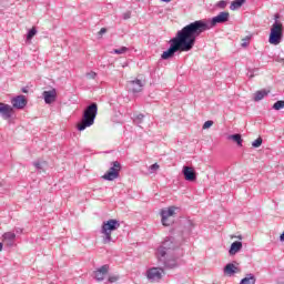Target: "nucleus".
I'll return each instance as SVG.
<instances>
[{
  "label": "nucleus",
  "mask_w": 284,
  "mask_h": 284,
  "mask_svg": "<svg viewBox=\"0 0 284 284\" xmlns=\"http://www.w3.org/2000/svg\"><path fill=\"white\" fill-rule=\"evenodd\" d=\"M205 30H207V24L204 22H191L186 24L169 41L170 48L163 51L161 59L168 61V59H172L176 52H190L196 43V38L201 37Z\"/></svg>",
  "instance_id": "nucleus-1"
},
{
  "label": "nucleus",
  "mask_w": 284,
  "mask_h": 284,
  "mask_svg": "<svg viewBox=\"0 0 284 284\" xmlns=\"http://www.w3.org/2000/svg\"><path fill=\"white\" fill-rule=\"evenodd\" d=\"M181 244L174 239L165 237L160 247L156 251L158 263L165 270H176L179 267V258L183 255Z\"/></svg>",
  "instance_id": "nucleus-2"
},
{
  "label": "nucleus",
  "mask_w": 284,
  "mask_h": 284,
  "mask_svg": "<svg viewBox=\"0 0 284 284\" xmlns=\"http://www.w3.org/2000/svg\"><path fill=\"white\" fill-rule=\"evenodd\" d=\"M97 114H99V105L93 102L89 104L82 113V119L80 123H78L79 132H83V130H85L87 128H91V125H94Z\"/></svg>",
  "instance_id": "nucleus-3"
},
{
  "label": "nucleus",
  "mask_w": 284,
  "mask_h": 284,
  "mask_svg": "<svg viewBox=\"0 0 284 284\" xmlns=\"http://www.w3.org/2000/svg\"><path fill=\"white\" fill-rule=\"evenodd\" d=\"M121 227V222L119 220H108L102 223L100 233L103 234L102 236V243L104 245H108L112 243V233Z\"/></svg>",
  "instance_id": "nucleus-4"
},
{
  "label": "nucleus",
  "mask_w": 284,
  "mask_h": 284,
  "mask_svg": "<svg viewBox=\"0 0 284 284\" xmlns=\"http://www.w3.org/2000/svg\"><path fill=\"white\" fill-rule=\"evenodd\" d=\"M283 23L275 22L271 27V32L268 36V43L271 45H278L283 41Z\"/></svg>",
  "instance_id": "nucleus-5"
},
{
  "label": "nucleus",
  "mask_w": 284,
  "mask_h": 284,
  "mask_svg": "<svg viewBox=\"0 0 284 284\" xmlns=\"http://www.w3.org/2000/svg\"><path fill=\"white\" fill-rule=\"evenodd\" d=\"M227 21H230V12L222 11L217 16L213 17L210 23H207L205 20H196V21H194V23H196V22L205 23L207 27L203 31V32H205L206 30H211V28H214L217 23H227Z\"/></svg>",
  "instance_id": "nucleus-6"
},
{
  "label": "nucleus",
  "mask_w": 284,
  "mask_h": 284,
  "mask_svg": "<svg viewBox=\"0 0 284 284\" xmlns=\"http://www.w3.org/2000/svg\"><path fill=\"white\" fill-rule=\"evenodd\" d=\"M176 212V207L175 206H170L168 209H162L160 214H161V222L162 225H164V227H170V225H172V223H174L172 220H170V216H174Z\"/></svg>",
  "instance_id": "nucleus-7"
},
{
  "label": "nucleus",
  "mask_w": 284,
  "mask_h": 284,
  "mask_svg": "<svg viewBox=\"0 0 284 284\" xmlns=\"http://www.w3.org/2000/svg\"><path fill=\"white\" fill-rule=\"evenodd\" d=\"M163 274H165V268L163 267H152L146 271V277L152 283H159L161 278H163Z\"/></svg>",
  "instance_id": "nucleus-8"
},
{
  "label": "nucleus",
  "mask_w": 284,
  "mask_h": 284,
  "mask_svg": "<svg viewBox=\"0 0 284 284\" xmlns=\"http://www.w3.org/2000/svg\"><path fill=\"white\" fill-rule=\"evenodd\" d=\"M111 168L109 171L103 175L105 181H114V179H119V172H121V162L114 161L111 163Z\"/></svg>",
  "instance_id": "nucleus-9"
},
{
  "label": "nucleus",
  "mask_w": 284,
  "mask_h": 284,
  "mask_svg": "<svg viewBox=\"0 0 284 284\" xmlns=\"http://www.w3.org/2000/svg\"><path fill=\"white\" fill-rule=\"evenodd\" d=\"M126 88L129 92H132L133 94H139V92L143 91V82L139 79L132 80L126 83Z\"/></svg>",
  "instance_id": "nucleus-10"
},
{
  "label": "nucleus",
  "mask_w": 284,
  "mask_h": 284,
  "mask_svg": "<svg viewBox=\"0 0 284 284\" xmlns=\"http://www.w3.org/2000/svg\"><path fill=\"white\" fill-rule=\"evenodd\" d=\"M108 272H110V265L104 264L101 267H99L93 273L95 281H98V283H102V281H105V276H108Z\"/></svg>",
  "instance_id": "nucleus-11"
},
{
  "label": "nucleus",
  "mask_w": 284,
  "mask_h": 284,
  "mask_svg": "<svg viewBox=\"0 0 284 284\" xmlns=\"http://www.w3.org/2000/svg\"><path fill=\"white\" fill-rule=\"evenodd\" d=\"M13 112H14V109L12 106H10V104L0 102V116H2V119H4V121L12 119Z\"/></svg>",
  "instance_id": "nucleus-12"
},
{
  "label": "nucleus",
  "mask_w": 284,
  "mask_h": 284,
  "mask_svg": "<svg viewBox=\"0 0 284 284\" xmlns=\"http://www.w3.org/2000/svg\"><path fill=\"white\" fill-rule=\"evenodd\" d=\"M182 174L185 181H189L190 183H194V181H196V171L192 166L184 165Z\"/></svg>",
  "instance_id": "nucleus-13"
},
{
  "label": "nucleus",
  "mask_w": 284,
  "mask_h": 284,
  "mask_svg": "<svg viewBox=\"0 0 284 284\" xmlns=\"http://www.w3.org/2000/svg\"><path fill=\"white\" fill-rule=\"evenodd\" d=\"M11 103L16 110H23L28 105V99H26V95H18L11 99Z\"/></svg>",
  "instance_id": "nucleus-14"
},
{
  "label": "nucleus",
  "mask_w": 284,
  "mask_h": 284,
  "mask_svg": "<svg viewBox=\"0 0 284 284\" xmlns=\"http://www.w3.org/2000/svg\"><path fill=\"white\" fill-rule=\"evenodd\" d=\"M42 97L48 105H50V103H54V101H57V89L43 91Z\"/></svg>",
  "instance_id": "nucleus-15"
},
{
  "label": "nucleus",
  "mask_w": 284,
  "mask_h": 284,
  "mask_svg": "<svg viewBox=\"0 0 284 284\" xmlns=\"http://www.w3.org/2000/svg\"><path fill=\"white\" fill-rule=\"evenodd\" d=\"M241 250H243V242L235 241L231 244L229 253L231 256H234V254H239V252H241Z\"/></svg>",
  "instance_id": "nucleus-16"
},
{
  "label": "nucleus",
  "mask_w": 284,
  "mask_h": 284,
  "mask_svg": "<svg viewBox=\"0 0 284 284\" xmlns=\"http://www.w3.org/2000/svg\"><path fill=\"white\" fill-rule=\"evenodd\" d=\"M239 272V267L236 265L229 263L224 267V274H227L229 276H234Z\"/></svg>",
  "instance_id": "nucleus-17"
},
{
  "label": "nucleus",
  "mask_w": 284,
  "mask_h": 284,
  "mask_svg": "<svg viewBox=\"0 0 284 284\" xmlns=\"http://www.w3.org/2000/svg\"><path fill=\"white\" fill-rule=\"evenodd\" d=\"M229 141H233L234 143H236V145H239V148H243V138L241 136V134L235 133V134H231L227 136Z\"/></svg>",
  "instance_id": "nucleus-18"
},
{
  "label": "nucleus",
  "mask_w": 284,
  "mask_h": 284,
  "mask_svg": "<svg viewBox=\"0 0 284 284\" xmlns=\"http://www.w3.org/2000/svg\"><path fill=\"white\" fill-rule=\"evenodd\" d=\"M267 94H270V91L260 90L254 93L253 101H255V102L263 101V99H265V97H267Z\"/></svg>",
  "instance_id": "nucleus-19"
},
{
  "label": "nucleus",
  "mask_w": 284,
  "mask_h": 284,
  "mask_svg": "<svg viewBox=\"0 0 284 284\" xmlns=\"http://www.w3.org/2000/svg\"><path fill=\"white\" fill-rule=\"evenodd\" d=\"M245 2L246 0H233L231 2L230 10H239Z\"/></svg>",
  "instance_id": "nucleus-20"
},
{
  "label": "nucleus",
  "mask_w": 284,
  "mask_h": 284,
  "mask_svg": "<svg viewBox=\"0 0 284 284\" xmlns=\"http://www.w3.org/2000/svg\"><path fill=\"white\" fill-rule=\"evenodd\" d=\"M3 239L4 241H14V239H17V234L13 232H7L3 234Z\"/></svg>",
  "instance_id": "nucleus-21"
},
{
  "label": "nucleus",
  "mask_w": 284,
  "mask_h": 284,
  "mask_svg": "<svg viewBox=\"0 0 284 284\" xmlns=\"http://www.w3.org/2000/svg\"><path fill=\"white\" fill-rule=\"evenodd\" d=\"M37 34V28H32L27 33V41H32V38Z\"/></svg>",
  "instance_id": "nucleus-22"
},
{
  "label": "nucleus",
  "mask_w": 284,
  "mask_h": 284,
  "mask_svg": "<svg viewBox=\"0 0 284 284\" xmlns=\"http://www.w3.org/2000/svg\"><path fill=\"white\" fill-rule=\"evenodd\" d=\"M284 108V100H278L273 104V110H283Z\"/></svg>",
  "instance_id": "nucleus-23"
},
{
  "label": "nucleus",
  "mask_w": 284,
  "mask_h": 284,
  "mask_svg": "<svg viewBox=\"0 0 284 284\" xmlns=\"http://www.w3.org/2000/svg\"><path fill=\"white\" fill-rule=\"evenodd\" d=\"M44 165H45V162H39V161L33 162V166L36 168V170H38V172H41Z\"/></svg>",
  "instance_id": "nucleus-24"
},
{
  "label": "nucleus",
  "mask_w": 284,
  "mask_h": 284,
  "mask_svg": "<svg viewBox=\"0 0 284 284\" xmlns=\"http://www.w3.org/2000/svg\"><path fill=\"white\" fill-rule=\"evenodd\" d=\"M128 48L126 47H121L120 49H114L113 50V54H125V52H128Z\"/></svg>",
  "instance_id": "nucleus-25"
},
{
  "label": "nucleus",
  "mask_w": 284,
  "mask_h": 284,
  "mask_svg": "<svg viewBox=\"0 0 284 284\" xmlns=\"http://www.w3.org/2000/svg\"><path fill=\"white\" fill-rule=\"evenodd\" d=\"M261 145H263V138H257L252 142V148H261Z\"/></svg>",
  "instance_id": "nucleus-26"
},
{
  "label": "nucleus",
  "mask_w": 284,
  "mask_h": 284,
  "mask_svg": "<svg viewBox=\"0 0 284 284\" xmlns=\"http://www.w3.org/2000/svg\"><path fill=\"white\" fill-rule=\"evenodd\" d=\"M119 278H121L119 275H110L108 277V281L105 282V284L116 283V281H119Z\"/></svg>",
  "instance_id": "nucleus-27"
},
{
  "label": "nucleus",
  "mask_w": 284,
  "mask_h": 284,
  "mask_svg": "<svg viewBox=\"0 0 284 284\" xmlns=\"http://www.w3.org/2000/svg\"><path fill=\"white\" fill-rule=\"evenodd\" d=\"M250 39H251L250 36H246L245 38H243L242 39L243 42H242L241 47L247 48V45H250Z\"/></svg>",
  "instance_id": "nucleus-28"
},
{
  "label": "nucleus",
  "mask_w": 284,
  "mask_h": 284,
  "mask_svg": "<svg viewBox=\"0 0 284 284\" xmlns=\"http://www.w3.org/2000/svg\"><path fill=\"white\" fill-rule=\"evenodd\" d=\"M221 10H225L227 8V1L221 0L216 4Z\"/></svg>",
  "instance_id": "nucleus-29"
},
{
  "label": "nucleus",
  "mask_w": 284,
  "mask_h": 284,
  "mask_svg": "<svg viewBox=\"0 0 284 284\" xmlns=\"http://www.w3.org/2000/svg\"><path fill=\"white\" fill-rule=\"evenodd\" d=\"M143 119H145V115H143V114H138L136 116H135V119H134V123H143Z\"/></svg>",
  "instance_id": "nucleus-30"
},
{
  "label": "nucleus",
  "mask_w": 284,
  "mask_h": 284,
  "mask_svg": "<svg viewBox=\"0 0 284 284\" xmlns=\"http://www.w3.org/2000/svg\"><path fill=\"white\" fill-rule=\"evenodd\" d=\"M213 125H214V121L209 120V121L204 122L203 130H209V128H211Z\"/></svg>",
  "instance_id": "nucleus-31"
},
{
  "label": "nucleus",
  "mask_w": 284,
  "mask_h": 284,
  "mask_svg": "<svg viewBox=\"0 0 284 284\" xmlns=\"http://www.w3.org/2000/svg\"><path fill=\"white\" fill-rule=\"evenodd\" d=\"M280 19H281V13H275L273 23H283V22L280 21Z\"/></svg>",
  "instance_id": "nucleus-32"
},
{
  "label": "nucleus",
  "mask_w": 284,
  "mask_h": 284,
  "mask_svg": "<svg viewBox=\"0 0 284 284\" xmlns=\"http://www.w3.org/2000/svg\"><path fill=\"white\" fill-rule=\"evenodd\" d=\"M132 17V12H130V11H126V12H124L123 14H122V18L124 19V20H128V19H130Z\"/></svg>",
  "instance_id": "nucleus-33"
},
{
  "label": "nucleus",
  "mask_w": 284,
  "mask_h": 284,
  "mask_svg": "<svg viewBox=\"0 0 284 284\" xmlns=\"http://www.w3.org/2000/svg\"><path fill=\"white\" fill-rule=\"evenodd\" d=\"M87 77H88V79H97V72L91 71V72L87 73Z\"/></svg>",
  "instance_id": "nucleus-34"
},
{
  "label": "nucleus",
  "mask_w": 284,
  "mask_h": 284,
  "mask_svg": "<svg viewBox=\"0 0 284 284\" xmlns=\"http://www.w3.org/2000/svg\"><path fill=\"white\" fill-rule=\"evenodd\" d=\"M156 170H159V165H158L156 163H154V164H152V165L150 166V171H151V172H156Z\"/></svg>",
  "instance_id": "nucleus-35"
},
{
  "label": "nucleus",
  "mask_w": 284,
  "mask_h": 284,
  "mask_svg": "<svg viewBox=\"0 0 284 284\" xmlns=\"http://www.w3.org/2000/svg\"><path fill=\"white\" fill-rule=\"evenodd\" d=\"M105 32H108V29L102 28V29L99 31V34H100V36H101V34H105Z\"/></svg>",
  "instance_id": "nucleus-36"
},
{
  "label": "nucleus",
  "mask_w": 284,
  "mask_h": 284,
  "mask_svg": "<svg viewBox=\"0 0 284 284\" xmlns=\"http://www.w3.org/2000/svg\"><path fill=\"white\" fill-rule=\"evenodd\" d=\"M276 62H277V63H283V64H284V59H283V58H277V59H276Z\"/></svg>",
  "instance_id": "nucleus-37"
},
{
  "label": "nucleus",
  "mask_w": 284,
  "mask_h": 284,
  "mask_svg": "<svg viewBox=\"0 0 284 284\" xmlns=\"http://www.w3.org/2000/svg\"><path fill=\"white\" fill-rule=\"evenodd\" d=\"M22 92H23V94H28V88H22Z\"/></svg>",
  "instance_id": "nucleus-38"
},
{
  "label": "nucleus",
  "mask_w": 284,
  "mask_h": 284,
  "mask_svg": "<svg viewBox=\"0 0 284 284\" xmlns=\"http://www.w3.org/2000/svg\"><path fill=\"white\" fill-rule=\"evenodd\" d=\"M280 241L284 242V232L281 234Z\"/></svg>",
  "instance_id": "nucleus-39"
},
{
  "label": "nucleus",
  "mask_w": 284,
  "mask_h": 284,
  "mask_svg": "<svg viewBox=\"0 0 284 284\" xmlns=\"http://www.w3.org/2000/svg\"><path fill=\"white\" fill-rule=\"evenodd\" d=\"M161 1H163L164 3H170V1L172 0H161Z\"/></svg>",
  "instance_id": "nucleus-40"
},
{
  "label": "nucleus",
  "mask_w": 284,
  "mask_h": 284,
  "mask_svg": "<svg viewBox=\"0 0 284 284\" xmlns=\"http://www.w3.org/2000/svg\"><path fill=\"white\" fill-rule=\"evenodd\" d=\"M1 250H3V244L2 243H0V252H1Z\"/></svg>",
  "instance_id": "nucleus-41"
}]
</instances>
